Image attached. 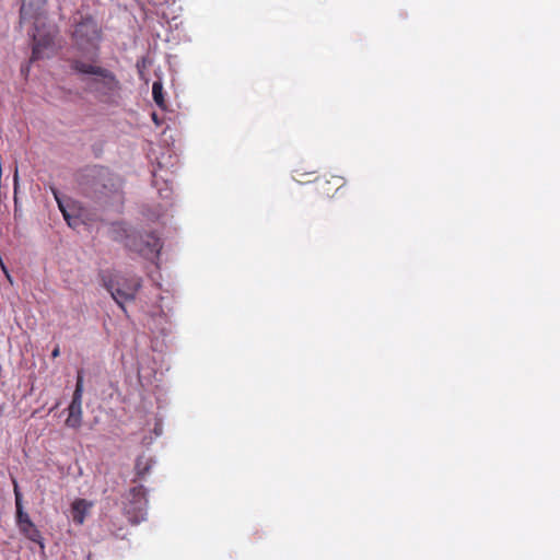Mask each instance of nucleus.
I'll list each match as a JSON object with an SVG mask.
<instances>
[{
	"label": "nucleus",
	"mask_w": 560,
	"mask_h": 560,
	"mask_svg": "<svg viewBox=\"0 0 560 560\" xmlns=\"http://www.w3.org/2000/svg\"><path fill=\"white\" fill-rule=\"evenodd\" d=\"M125 246L147 258L159 255L162 244L153 233L127 235Z\"/></svg>",
	"instance_id": "0eeeda50"
},
{
	"label": "nucleus",
	"mask_w": 560,
	"mask_h": 560,
	"mask_svg": "<svg viewBox=\"0 0 560 560\" xmlns=\"http://www.w3.org/2000/svg\"><path fill=\"white\" fill-rule=\"evenodd\" d=\"M70 68L78 74L88 75L81 80L85 84V91L97 101L110 105L117 103L121 84L113 71L79 58L70 61Z\"/></svg>",
	"instance_id": "f257e3e1"
},
{
	"label": "nucleus",
	"mask_w": 560,
	"mask_h": 560,
	"mask_svg": "<svg viewBox=\"0 0 560 560\" xmlns=\"http://www.w3.org/2000/svg\"><path fill=\"white\" fill-rule=\"evenodd\" d=\"M51 192L68 225L71 228L79 226L82 223V220L79 214L80 209L78 205L71 199L61 198L59 191L54 187L51 188Z\"/></svg>",
	"instance_id": "1a4fd4ad"
},
{
	"label": "nucleus",
	"mask_w": 560,
	"mask_h": 560,
	"mask_svg": "<svg viewBox=\"0 0 560 560\" xmlns=\"http://www.w3.org/2000/svg\"><path fill=\"white\" fill-rule=\"evenodd\" d=\"M103 32L92 15L82 16L73 25L72 40L75 48L81 52H93L97 57Z\"/></svg>",
	"instance_id": "7ed1b4c3"
},
{
	"label": "nucleus",
	"mask_w": 560,
	"mask_h": 560,
	"mask_svg": "<svg viewBox=\"0 0 560 560\" xmlns=\"http://www.w3.org/2000/svg\"><path fill=\"white\" fill-rule=\"evenodd\" d=\"M154 464V460L152 457L147 455H140L136 459L135 464V472L136 477L139 480H142L145 478V476L150 472L152 466Z\"/></svg>",
	"instance_id": "ddd939ff"
},
{
	"label": "nucleus",
	"mask_w": 560,
	"mask_h": 560,
	"mask_svg": "<svg viewBox=\"0 0 560 560\" xmlns=\"http://www.w3.org/2000/svg\"><path fill=\"white\" fill-rule=\"evenodd\" d=\"M82 395H83V374L78 372L77 384L73 392L71 404L68 407V417L66 425L68 428L78 429L82 424Z\"/></svg>",
	"instance_id": "6e6552de"
},
{
	"label": "nucleus",
	"mask_w": 560,
	"mask_h": 560,
	"mask_svg": "<svg viewBox=\"0 0 560 560\" xmlns=\"http://www.w3.org/2000/svg\"><path fill=\"white\" fill-rule=\"evenodd\" d=\"M148 509L147 491L142 485L130 488L125 497L124 510L129 521L138 524L145 518Z\"/></svg>",
	"instance_id": "423d86ee"
},
{
	"label": "nucleus",
	"mask_w": 560,
	"mask_h": 560,
	"mask_svg": "<svg viewBox=\"0 0 560 560\" xmlns=\"http://www.w3.org/2000/svg\"><path fill=\"white\" fill-rule=\"evenodd\" d=\"M13 490H14V497H15V509H16V524L18 527L27 525L30 522H32L30 515L24 512L23 510V497L20 491L18 481L13 479Z\"/></svg>",
	"instance_id": "f8f14e48"
},
{
	"label": "nucleus",
	"mask_w": 560,
	"mask_h": 560,
	"mask_svg": "<svg viewBox=\"0 0 560 560\" xmlns=\"http://www.w3.org/2000/svg\"><path fill=\"white\" fill-rule=\"evenodd\" d=\"M19 529L27 539L44 548L42 534L33 522H30L27 525L20 526Z\"/></svg>",
	"instance_id": "4468645a"
},
{
	"label": "nucleus",
	"mask_w": 560,
	"mask_h": 560,
	"mask_svg": "<svg viewBox=\"0 0 560 560\" xmlns=\"http://www.w3.org/2000/svg\"><path fill=\"white\" fill-rule=\"evenodd\" d=\"M102 283L114 301L125 311L124 304L136 299L141 288V278L137 276L102 275Z\"/></svg>",
	"instance_id": "20e7f679"
},
{
	"label": "nucleus",
	"mask_w": 560,
	"mask_h": 560,
	"mask_svg": "<svg viewBox=\"0 0 560 560\" xmlns=\"http://www.w3.org/2000/svg\"><path fill=\"white\" fill-rule=\"evenodd\" d=\"M152 95L156 105L161 108L165 107V100L163 95V85L160 81H156L152 85Z\"/></svg>",
	"instance_id": "2eb2a0df"
},
{
	"label": "nucleus",
	"mask_w": 560,
	"mask_h": 560,
	"mask_svg": "<svg viewBox=\"0 0 560 560\" xmlns=\"http://www.w3.org/2000/svg\"><path fill=\"white\" fill-rule=\"evenodd\" d=\"M91 508L92 503L85 499L74 500L71 504L72 521L78 525H82Z\"/></svg>",
	"instance_id": "9b49d317"
},
{
	"label": "nucleus",
	"mask_w": 560,
	"mask_h": 560,
	"mask_svg": "<svg viewBox=\"0 0 560 560\" xmlns=\"http://www.w3.org/2000/svg\"><path fill=\"white\" fill-rule=\"evenodd\" d=\"M16 182H18V170H15V172H14V183L16 184Z\"/></svg>",
	"instance_id": "a211bd4d"
},
{
	"label": "nucleus",
	"mask_w": 560,
	"mask_h": 560,
	"mask_svg": "<svg viewBox=\"0 0 560 560\" xmlns=\"http://www.w3.org/2000/svg\"><path fill=\"white\" fill-rule=\"evenodd\" d=\"M84 172L85 183L91 184V187L96 192L107 195L121 188L119 177L112 174L107 167L94 165L86 167Z\"/></svg>",
	"instance_id": "39448f33"
},
{
	"label": "nucleus",
	"mask_w": 560,
	"mask_h": 560,
	"mask_svg": "<svg viewBox=\"0 0 560 560\" xmlns=\"http://www.w3.org/2000/svg\"><path fill=\"white\" fill-rule=\"evenodd\" d=\"M46 3L47 0H22L20 22H32L34 25L31 61L42 59L54 50L57 30L55 26H46Z\"/></svg>",
	"instance_id": "f03ea898"
},
{
	"label": "nucleus",
	"mask_w": 560,
	"mask_h": 560,
	"mask_svg": "<svg viewBox=\"0 0 560 560\" xmlns=\"http://www.w3.org/2000/svg\"><path fill=\"white\" fill-rule=\"evenodd\" d=\"M316 190L324 196H332L342 186V178L338 176H331L327 178H316L315 180Z\"/></svg>",
	"instance_id": "9d476101"
},
{
	"label": "nucleus",
	"mask_w": 560,
	"mask_h": 560,
	"mask_svg": "<svg viewBox=\"0 0 560 560\" xmlns=\"http://www.w3.org/2000/svg\"><path fill=\"white\" fill-rule=\"evenodd\" d=\"M59 354H60V348H59V346H56L51 352V357L57 358V357H59Z\"/></svg>",
	"instance_id": "dca6fc26"
},
{
	"label": "nucleus",
	"mask_w": 560,
	"mask_h": 560,
	"mask_svg": "<svg viewBox=\"0 0 560 560\" xmlns=\"http://www.w3.org/2000/svg\"><path fill=\"white\" fill-rule=\"evenodd\" d=\"M152 119H153L156 124H159V121H158V116H156V114H155V113H153V114H152Z\"/></svg>",
	"instance_id": "f3484780"
}]
</instances>
